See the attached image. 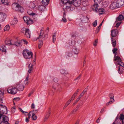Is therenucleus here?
<instances>
[{
  "instance_id": "obj_1",
  "label": "nucleus",
  "mask_w": 124,
  "mask_h": 124,
  "mask_svg": "<svg viewBox=\"0 0 124 124\" xmlns=\"http://www.w3.org/2000/svg\"><path fill=\"white\" fill-rule=\"evenodd\" d=\"M117 34V30L113 29L111 31V44L113 47H115L116 45V39L115 38Z\"/></svg>"
},
{
  "instance_id": "obj_2",
  "label": "nucleus",
  "mask_w": 124,
  "mask_h": 124,
  "mask_svg": "<svg viewBox=\"0 0 124 124\" xmlns=\"http://www.w3.org/2000/svg\"><path fill=\"white\" fill-rule=\"evenodd\" d=\"M66 2V4H68L70 5L73 4L75 7L79 6L81 3V0H68Z\"/></svg>"
},
{
  "instance_id": "obj_3",
  "label": "nucleus",
  "mask_w": 124,
  "mask_h": 124,
  "mask_svg": "<svg viewBox=\"0 0 124 124\" xmlns=\"http://www.w3.org/2000/svg\"><path fill=\"white\" fill-rule=\"evenodd\" d=\"M23 54L24 58L26 59H30L32 58L33 55L32 52L27 49L23 50Z\"/></svg>"
},
{
  "instance_id": "obj_4",
  "label": "nucleus",
  "mask_w": 124,
  "mask_h": 124,
  "mask_svg": "<svg viewBox=\"0 0 124 124\" xmlns=\"http://www.w3.org/2000/svg\"><path fill=\"white\" fill-rule=\"evenodd\" d=\"M118 0H116L112 3L110 6V8L113 9L121 7L119 3H118Z\"/></svg>"
},
{
  "instance_id": "obj_5",
  "label": "nucleus",
  "mask_w": 124,
  "mask_h": 124,
  "mask_svg": "<svg viewBox=\"0 0 124 124\" xmlns=\"http://www.w3.org/2000/svg\"><path fill=\"white\" fill-rule=\"evenodd\" d=\"M7 91L8 93L12 94H15L17 93V89L16 86H14L10 89L8 88Z\"/></svg>"
},
{
  "instance_id": "obj_6",
  "label": "nucleus",
  "mask_w": 124,
  "mask_h": 124,
  "mask_svg": "<svg viewBox=\"0 0 124 124\" xmlns=\"http://www.w3.org/2000/svg\"><path fill=\"white\" fill-rule=\"evenodd\" d=\"M0 112L1 113L4 114H6L7 113V108L6 106H4L3 105H0Z\"/></svg>"
},
{
  "instance_id": "obj_7",
  "label": "nucleus",
  "mask_w": 124,
  "mask_h": 124,
  "mask_svg": "<svg viewBox=\"0 0 124 124\" xmlns=\"http://www.w3.org/2000/svg\"><path fill=\"white\" fill-rule=\"evenodd\" d=\"M21 82L17 83L16 84V87L17 89V90L19 91H23L24 87V86L23 84L21 83Z\"/></svg>"
},
{
  "instance_id": "obj_8",
  "label": "nucleus",
  "mask_w": 124,
  "mask_h": 124,
  "mask_svg": "<svg viewBox=\"0 0 124 124\" xmlns=\"http://www.w3.org/2000/svg\"><path fill=\"white\" fill-rule=\"evenodd\" d=\"M23 19L25 22L28 25L31 24L33 23V20L31 19L28 16H25L23 17Z\"/></svg>"
},
{
  "instance_id": "obj_9",
  "label": "nucleus",
  "mask_w": 124,
  "mask_h": 124,
  "mask_svg": "<svg viewBox=\"0 0 124 124\" xmlns=\"http://www.w3.org/2000/svg\"><path fill=\"white\" fill-rule=\"evenodd\" d=\"M7 41H6V43ZM8 43H6V44L8 45H15L17 46H19L21 45V42L20 41H18L17 42H11L10 41H8Z\"/></svg>"
},
{
  "instance_id": "obj_10",
  "label": "nucleus",
  "mask_w": 124,
  "mask_h": 124,
  "mask_svg": "<svg viewBox=\"0 0 124 124\" xmlns=\"http://www.w3.org/2000/svg\"><path fill=\"white\" fill-rule=\"evenodd\" d=\"M1 118L2 120V121L1 122H3V123H7L8 121V117L6 116L0 114V119Z\"/></svg>"
},
{
  "instance_id": "obj_11",
  "label": "nucleus",
  "mask_w": 124,
  "mask_h": 124,
  "mask_svg": "<svg viewBox=\"0 0 124 124\" xmlns=\"http://www.w3.org/2000/svg\"><path fill=\"white\" fill-rule=\"evenodd\" d=\"M80 19L83 23H86L89 21V18L87 16L82 15Z\"/></svg>"
},
{
  "instance_id": "obj_12",
  "label": "nucleus",
  "mask_w": 124,
  "mask_h": 124,
  "mask_svg": "<svg viewBox=\"0 0 124 124\" xmlns=\"http://www.w3.org/2000/svg\"><path fill=\"white\" fill-rule=\"evenodd\" d=\"M116 54H115L114 57V61H117L116 63V65H119V63L121 62V60L120 57L119 56H116Z\"/></svg>"
},
{
  "instance_id": "obj_13",
  "label": "nucleus",
  "mask_w": 124,
  "mask_h": 124,
  "mask_svg": "<svg viewBox=\"0 0 124 124\" xmlns=\"http://www.w3.org/2000/svg\"><path fill=\"white\" fill-rule=\"evenodd\" d=\"M15 10L22 12L23 11V8L19 4H17L15 8Z\"/></svg>"
},
{
  "instance_id": "obj_14",
  "label": "nucleus",
  "mask_w": 124,
  "mask_h": 124,
  "mask_svg": "<svg viewBox=\"0 0 124 124\" xmlns=\"http://www.w3.org/2000/svg\"><path fill=\"white\" fill-rule=\"evenodd\" d=\"M6 18V14L1 13H0V22L3 21Z\"/></svg>"
},
{
  "instance_id": "obj_15",
  "label": "nucleus",
  "mask_w": 124,
  "mask_h": 124,
  "mask_svg": "<svg viewBox=\"0 0 124 124\" xmlns=\"http://www.w3.org/2000/svg\"><path fill=\"white\" fill-rule=\"evenodd\" d=\"M95 3L92 6V8L93 10L95 11V12H97L99 7V6L98 5V3Z\"/></svg>"
},
{
  "instance_id": "obj_16",
  "label": "nucleus",
  "mask_w": 124,
  "mask_h": 124,
  "mask_svg": "<svg viewBox=\"0 0 124 124\" xmlns=\"http://www.w3.org/2000/svg\"><path fill=\"white\" fill-rule=\"evenodd\" d=\"M117 71L118 73L120 74H121L123 73L124 71V69L122 67H121L120 66L117 67Z\"/></svg>"
},
{
  "instance_id": "obj_17",
  "label": "nucleus",
  "mask_w": 124,
  "mask_h": 124,
  "mask_svg": "<svg viewBox=\"0 0 124 124\" xmlns=\"http://www.w3.org/2000/svg\"><path fill=\"white\" fill-rule=\"evenodd\" d=\"M124 19V17L122 15H120L117 18L116 21L117 22L123 20Z\"/></svg>"
},
{
  "instance_id": "obj_18",
  "label": "nucleus",
  "mask_w": 124,
  "mask_h": 124,
  "mask_svg": "<svg viewBox=\"0 0 124 124\" xmlns=\"http://www.w3.org/2000/svg\"><path fill=\"white\" fill-rule=\"evenodd\" d=\"M44 31L41 29L39 35V36L37 38V39H40L42 38V37L43 35L44 34Z\"/></svg>"
},
{
  "instance_id": "obj_19",
  "label": "nucleus",
  "mask_w": 124,
  "mask_h": 124,
  "mask_svg": "<svg viewBox=\"0 0 124 124\" xmlns=\"http://www.w3.org/2000/svg\"><path fill=\"white\" fill-rule=\"evenodd\" d=\"M18 22L17 19L16 18H14V19L10 23L11 25H13L16 24Z\"/></svg>"
},
{
  "instance_id": "obj_20",
  "label": "nucleus",
  "mask_w": 124,
  "mask_h": 124,
  "mask_svg": "<svg viewBox=\"0 0 124 124\" xmlns=\"http://www.w3.org/2000/svg\"><path fill=\"white\" fill-rule=\"evenodd\" d=\"M72 56V54L71 52H67L66 53L65 56V57L66 58H68Z\"/></svg>"
},
{
  "instance_id": "obj_21",
  "label": "nucleus",
  "mask_w": 124,
  "mask_h": 124,
  "mask_svg": "<svg viewBox=\"0 0 124 124\" xmlns=\"http://www.w3.org/2000/svg\"><path fill=\"white\" fill-rule=\"evenodd\" d=\"M0 50L2 52H6V47L4 45L0 46Z\"/></svg>"
},
{
  "instance_id": "obj_22",
  "label": "nucleus",
  "mask_w": 124,
  "mask_h": 124,
  "mask_svg": "<svg viewBox=\"0 0 124 124\" xmlns=\"http://www.w3.org/2000/svg\"><path fill=\"white\" fill-rule=\"evenodd\" d=\"M32 65L30 63L28 66V71L29 73H30L31 72V71L33 70Z\"/></svg>"
},
{
  "instance_id": "obj_23",
  "label": "nucleus",
  "mask_w": 124,
  "mask_h": 124,
  "mask_svg": "<svg viewBox=\"0 0 124 124\" xmlns=\"http://www.w3.org/2000/svg\"><path fill=\"white\" fill-rule=\"evenodd\" d=\"M29 30L27 29V30L24 33L25 36L28 38H30V34L29 33Z\"/></svg>"
},
{
  "instance_id": "obj_24",
  "label": "nucleus",
  "mask_w": 124,
  "mask_h": 124,
  "mask_svg": "<svg viewBox=\"0 0 124 124\" xmlns=\"http://www.w3.org/2000/svg\"><path fill=\"white\" fill-rule=\"evenodd\" d=\"M100 12V14L101 15L104 13L105 12V10L103 8H100L98 9V12Z\"/></svg>"
},
{
  "instance_id": "obj_25",
  "label": "nucleus",
  "mask_w": 124,
  "mask_h": 124,
  "mask_svg": "<svg viewBox=\"0 0 124 124\" xmlns=\"http://www.w3.org/2000/svg\"><path fill=\"white\" fill-rule=\"evenodd\" d=\"M49 0H42V2L44 5L46 6L49 4Z\"/></svg>"
},
{
  "instance_id": "obj_26",
  "label": "nucleus",
  "mask_w": 124,
  "mask_h": 124,
  "mask_svg": "<svg viewBox=\"0 0 124 124\" xmlns=\"http://www.w3.org/2000/svg\"><path fill=\"white\" fill-rule=\"evenodd\" d=\"M50 113L51 112L49 111L47 113H46L44 119V121H45L50 116Z\"/></svg>"
},
{
  "instance_id": "obj_27",
  "label": "nucleus",
  "mask_w": 124,
  "mask_h": 124,
  "mask_svg": "<svg viewBox=\"0 0 124 124\" xmlns=\"http://www.w3.org/2000/svg\"><path fill=\"white\" fill-rule=\"evenodd\" d=\"M108 5V3L107 2L105 1L102 3V6L103 7L106 8Z\"/></svg>"
},
{
  "instance_id": "obj_28",
  "label": "nucleus",
  "mask_w": 124,
  "mask_h": 124,
  "mask_svg": "<svg viewBox=\"0 0 124 124\" xmlns=\"http://www.w3.org/2000/svg\"><path fill=\"white\" fill-rule=\"evenodd\" d=\"M80 106V105H78L75 109L71 113L73 114H74L75 112L78 110Z\"/></svg>"
},
{
  "instance_id": "obj_29",
  "label": "nucleus",
  "mask_w": 124,
  "mask_h": 124,
  "mask_svg": "<svg viewBox=\"0 0 124 124\" xmlns=\"http://www.w3.org/2000/svg\"><path fill=\"white\" fill-rule=\"evenodd\" d=\"M56 33H54L52 35V39H53V43L55 42L56 40Z\"/></svg>"
},
{
  "instance_id": "obj_30",
  "label": "nucleus",
  "mask_w": 124,
  "mask_h": 124,
  "mask_svg": "<svg viewBox=\"0 0 124 124\" xmlns=\"http://www.w3.org/2000/svg\"><path fill=\"white\" fill-rule=\"evenodd\" d=\"M119 119L122 122V123L123 124V121H124V115L122 114H121L120 116Z\"/></svg>"
},
{
  "instance_id": "obj_31",
  "label": "nucleus",
  "mask_w": 124,
  "mask_h": 124,
  "mask_svg": "<svg viewBox=\"0 0 124 124\" xmlns=\"http://www.w3.org/2000/svg\"><path fill=\"white\" fill-rule=\"evenodd\" d=\"M112 124H121V123L118 121V119L117 117L116 118L115 120L113 122Z\"/></svg>"
},
{
  "instance_id": "obj_32",
  "label": "nucleus",
  "mask_w": 124,
  "mask_h": 124,
  "mask_svg": "<svg viewBox=\"0 0 124 124\" xmlns=\"http://www.w3.org/2000/svg\"><path fill=\"white\" fill-rule=\"evenodd\" d=\"M29 15H32V17L33 18V17H34L35 16V14L33 13V12L30 10H29L27 11Z\"/></svg>"
},
{
  "instance_id": "obj_33",
  "label": "nucleus",
  "mask_w": 124,
  "mask_h": 124,
  "mask_svg": "<svg viewBox=\"0 0 124 124\" xmlns=\"http://www.w3.org/2000/svg\"><path fill=\"white\" fill-rule=\"evenodd\" d=\"M45 7L43 5H39L38 7V9L40 10H42L45 8Z\"/></svg>"
},
{
  "instance_id": "obj_34",
  "label": "nucleus",
  "mask_w": 124,
  "mask_h": 124,
  "mask_svg": "<svg viewBox=\"0 0 124 124\" xmlns=\"http://www.w3.org/2000/svg\"><path fill=\"white\" fill-rule=\"evenodd\" d=\"M31 117L33 120H36L37 119V116L35 115L34 114H32Z\"/></svg>"
},
{
  "instance_id": "obj_35",
  "label": "nucleus",
  "mask_w": 124,
  "mask_h": 124,
  "mask_svg": "<svg viewBox=\"0 0 124 124\" xmlns=\"http://www.w3.org/2000/svg\"><path fill=\"white\" fill-rule=\"evenodd\" d=\"M118 3H119L121 6H122L124 5V0H118Z\"/></svg>"
},
{
  "instance_id": "obj_36",
  "label": "nucleus",
  "mask_w": 124,
  "mask_h": 124,
  "mask_svg": "<svg viewBox=\"0 0 124 124\" xmlns=\"http://www.w3.org/2000/svg\"><path fill=\"white\" fill-rule=\"evenodd\" d=\"M109 96L111 100L112 99V100L113 101H114V95L113 93H111L109 94Z\"/></svg>"
},
{
  "instance_id": "obj_37",
  "label": "nucleus",
  "mask_w": 124,
  "mask_h": 124,
  "mask_svg": "<svg viewBox=\"0 0 124 124\" xmlns=\"http://www.w3.org/2000/svg\"><path fill=\"white\" fill-rule=\"evenodd\" d=\"M73 51L75 54H77L78 53L79 50L77 48H75L73 49Z\"/></svg>"
},
{
  "instance_id": "obj_38",
  "label": "nucleus",
  "mask_w": 124,
  "mask_h": 124,
  "mask_svg": "<svg viewBox=\"0 0 124 124\" xmlns=\"http://www.w3.org/2000/svg\"><path fill=\"white\" fill-rule=\"evenodd\" d=\"M5 1V0H0V2H1L2 4H4L5 5H8V2Z\"/></svg>"
},
{
  "instance_id": "obj_39",
  "label": "nucleus",
  "mask_w": 124,
  "mask_h": 124,
  "mask_svg": "<svg viewBox=\"0 0 124 124\" xmlns=\"http://www.w3.org/2000/svg\"><path fill=\"white\" fill-rule=\"evenodd\" d=\"M10 29V27L8 25H6L4 27V30L5 31H8Z\"/></svg>"
},
{
  "instance_id": "obj_40",
  "label": "nucleus",
  "mask_w": 124,
  "mask_h": 124,
  "mask_svg": "<svg viewBox=\"0 0 124 124\" xmlns=\"http://www.w3.org/2000/svg\"><path fill=\"white\" fill-rule=\"evenodd\" d=\"M60 72L62 74H67L68 73V72L65 70L63 69H61L60 70Z\"/></svg>"
},
{
  "instance_id": "obj_41",
  "label": "nucleus",
  "mask_w": 124,
  "mask_h": 124,
  "mask_svg": "<svg viewBox=\"0 0 124 124\" xmlns=\"http://www.w3.org/2000/svg\"><path fill=\"white\" fill-rule=\"evenodd\" d=\"M27 29L24 28H23L21 30V32L24 34L27 30Z\"/></svg>"
},
{
  "instance_id": "obj_42",
  "label": "nucleus",
  "mask_w": 124,
  "mask_h": 124,
  "mask_svg": "<svg viewBox=\"0 0 124 124\" xmlns=\"http://www.w3.org/2000/svg\"><path fill=\"white\" fill-rule=\"evenodd\" d=\"M39 44L38 47L39 49H40L43 44V42L42 41H39Z\"/></svg>"
},
{
  "instance_id": "obj_43",
  "label": "nucleus",
  "mask_w": 124,
  "mask_h": 124,
  "mask_svg": "<svg viewBox=\"0 0 124 124\" xmlns=\"http://www.w3.org/2000/svg\"><path fill=\"white\" fill-rule=\"evenodd\" d=\"M103 0H94V1L96 3L99 4Z\"/></svg>"
},
{
  "instance_id": "obj_44",
  "label": "nucleus",
  "mask_w": 124,
  "mask_h": 124,
  "mask_svg": "<svg viewBox=\"0 0 124 124\" xmlns=\"http://www.w3.org/2000/svg\"><path fill=\"white\" fill-rule=\"evenodd\" d=\"M117 49L116 48H115L113 49L112 50L113 53L114 54H116L117 53L116 52L117 51Z\"/></svg>"
},
{
  "instance_id": "obj_45",
  "label": "nucleus",
  "mask_w": 124,
  "mask_h": 124,
  "mask_svg": "<svg viewBox=\"0 0 124 124\" xmlns=\"http://www.w3.org/2000/svg\"><path fill=\"white\" fill-rule=\"evenodd\" d=\"M97 20H96L93 23V25L94 27H95L96 26L97 24Z\"/></svg>"
},
{
  "instance_id": "obj_46",
  "label": "nucleus",
  "mask_w": 124,
  "mask_h": 124,
  "mask_svg": "<svg viewBox=\"0 0 124 124\" xmlns=\"http://www.w3.org/2000/svg\"><path fill=\"white\" fill-rule=\"evenodd\" d=\"M32 112H31V111H30V112L29 113H28L27 112V114H25V115H28V118H29V119H30V118H31V114H31V113Z\"/></svg>"
},
{
  "instance_id": "obj_47",
  "label": "nucleus",
  "mask_w": 124,
  "mask_h": 124,
  "mask_svg": "<svg viewBox=\"0 0 124 124\" xmlns=\"http://www.w3.org/2000/svg\"><path fill=\"white\" fill-rule=\"evenodd\" d=\"M88 88V86L87 87L83 90L82 93L84 94L87 92Z\"/></svg>"
},
{
  "instance_id": "obj_48",
  "label": "nucleus",
  "mask_w": 124,
  "mask_h": 124,
  "mask_svg": "<svg viewBox=\"0 0 124 124\" xmlns=\"http://www.w3.org/2000/svg\"><path fill=\"white\" fill-rule=\"evenodd\" d=\"M4 92H2V91H0V100L1 99V97L3 95Z\"/></svg>"
},
{
  "instance_id": "obj_49",
  "label": "nucleus",
  "mask_w": 124,
  "mask_h": 124,
  "mask_svg": "<svg viewBox=\"0 0 124 124\" xmlns=\"http://www.w3.org/2000/svg\"><path fill=\"white\" fill-rule=\"evenodd\" d=\"M114 101H113V100H111L109 101V102H108L106 104V106H108L109 104H111Z\"/></svg>"
},
{
  "instance_id": "obj_50",
  "label": "nucleus",
  "mask_w": 124,
  "mask_h": 124,
  "mask_svg": "<svg viewBox=\"0 0 124 124\" xmlns=\"http://www.w3.org/2000/svg\"><path fill=\"white\" fill-rule=\"evenodd\" d=\"M30 7L31 8H34L35 7V4L33 3H31L30 5Z\"/></svg>"
},
{
  "instance_id": "obj_51",
  "label": "nucleus",
  "mask_w": 124,
  "mask_h": 124,
  "mask_svg": "<svg viewBox=\"0 0 124 124\" xmlns=\"http://www.w3.org/2000/svg\"><path fill=\"white\" fill-rule=\"evenodd\" d=\"M70 104L69 102H68L65 104L64 106L63 107V109H64L66 108V107L69 104Z\"/></svg>"
},
{
  "instance_id": "obj_52",
  "label": "nucleus",
  "mask_w": 124,
  "mask_h": 124,
  "mask_svg": "<svg viewBox=\"0 0 124 124\" xmlns=\"http://www.w3.org/2000/svg\"><path fill=\"white\" fill-rule=\"evenodd\" d=\"M98 39H96L94 42V43L93 44V45L94 46H96L97 44L98 43Z\"/></svg>"
},
{
  "instance_id": "obj_53",
  "label": "nucleus",
  "mask_w": 124,
  "mask_h": 124,
  "mask_svg": "<svg viewBox=\"0 0 124 124\" xmlns=\"http://www.w3.org/2000/svg\"><path fill=\"white\" fill-rule=\"evenodd\" d=\"M22 42L23 41L25 44L27 45L28 44V42L26 40L22 39L21 40Z\"/></svg>"
},
{
  "instance_id": "obj_54",
  "label": "nucleus",
  "mask_w": 124,
  "mask_h": 124,
  "mask_svg": "<svg viewBox=\"0 0 124 124\" xmlns=\"http://www.w3.org/2000/svg\"><path fill=\"white\" fill-rule=\"evenodd\" d=\"M29 78V74H28L26 77V78L25 80H24V82L25 83L26 82H27V81L29 80L28 78ZM26 83H27V82H26Z\"/></svg>"
},
{
  "instance_id": "obj_55",
  "label": "nucleus",
  "mask_w": 124,
  "mask_h": 124,
  "mask_svg": "<svg viewBox=\"0 0 124 124\" xmlns=\"http://www.w3.org/2000/svg\"><path fill=\"white\" fill-rule=\"evenodd\" d=\"M31 111L32 112L31 113L32 114H34L35 115V114L38 111L37 110H33L32 111Z\"/></svg>"
},
{
  "instance_id": "obj_56",
  "label": "nucleus",
  "mask_w": 124,
  "mask_h": 124,
  "mask_svg": "<svg viewBox=\"0 0 124 124\" xmlns=\"http://www.w3.org/2000/svg\"><path fill=\"white\" fill-rule=\"evenodd\" d=\"M62 21L64 22H66L67 20L66 19L65 17L63 16Z\"/></svg>"
},
{
  "instance_id": "obj_57",
  "label": "nucleus",
  "mask_w": 124,
  "mask_h": 124,
  "mask_svg": "<svg viewBox=\"0 0 124 124\" xmlns=\"http://www.w3.org/2000/svg\"><path fill=\"white\" fill-rule=\"evenodd\" d=\"M119 65L124 68V64L122 62H120V63H119Z\"/></svg>"
},
{
  "instance_id": "obj_58",
  "label": "nucleus",
  "mask_w": 124,
  "mask_h": 124,
  "mask_svg": "<svg viewBox=\"0 0 124 124\" xmlns=\"http://www.w3.org/2000/svg\"><path fill=\"white\" fill-rule=\"evenodd\" d=\"M19 109H20V111L23 113H27V112H24V111L21 108H19Z\"/></svg>"
},
{
  "instance_id": "obj_59",
  "label": "nucleus",
  "mask_w": 124,
  "mask_h": 124,
  "mask_svg": "<svg viewBox=\"0 0 124 124\" xmlns=\"http://www.w3.org/2000/svg\"><path fill=\"white\" fill-rule=\"evenodd\" d=\"M53 81L55 82H57L58 81V79L57 78H55L53 79Z\"/></svg>"
},
{
  "instance_id": "obj_60",
  "label": "nucleus",
  "mask_w": 124,
  "mask_h": 124,
  "mask_svg": "<svg viewBox=\"0 0 124 124\" xmlns=\"http://www.w3.org/2000/svg\"><path fill=\"white\" fill-rule=\"evenodd\" d=\"M49 31V28L48 27H47L46 30L45 32L47 34Z\"/></svg>"
},
{
  "instance_id": "obj_61",
  "label": "nucleus",
  "mask_w": 124,
  "mask_h": 124,
  "mask_svg": "<svg viewBox=\"0 0 124 124\" xmlns=\"http://www.w3.org/2000/svg\"><path fill=\"white\" fill-rule=\"evenodd\" d=\"M101 28V27H99V26H98V28H97L98 29L96 30V31L97 33L99 31H100V29Z\"/></svg>"
},
{
  "instance_id": "obj_62",
  "label": "nucleus",
  "mask_w": 124,
  "mask_h": 124,
  "mask_svg": "<svg viewBox=\"0 0 124 124\" xmlns=\"http://www.w3.org/2000/svg\"><path fill=\"white\" fill-rule=\"evenodd\" d=\"M77 95L76 93H74L73 95L71 97V98H72L73 99H74Z\"/></svg>"
},
{
  "instance_id": "obj_63",
  "label": "nucleus",
  "mask_w": 124,
  "mask_h": 124,
  "mask_svg": "<svg viewBox=\"0 0 124 124\" xmlns=\"http://www.w3.org/2000/svg\"><path fill=\"white\" fill-rule=\"evenodd\" d=\"M79 100H78V99H77L74 102V103H73V106H74L75 105V104L78 102V101Z\"/></svg>"
},
{
  "instance_id": "obj_64",
  "label": "nucleus",
  "mask_w": 124,
  "mask_h": 124,
  "mask_svg": "<svg viewBox=\"0 0 124 124\" xmlns=\"http://www.w3.org/2000/svg\"><path fill=\"white\" fill-rule=\"evenodd\" d=\"M120 23H117L116 24V27H118L120 25Z\"/></svg>"
}]
</instances>
